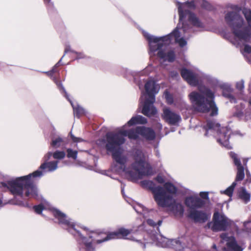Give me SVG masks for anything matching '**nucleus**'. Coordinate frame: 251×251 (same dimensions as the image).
Here are the masks:
<instances>
[{"label": "nucleus", "mask_w": 251, "mask_h": 251, "mask_svg": "<svg viewBox=\"0 0 251 251\" xmlns=\"http://www.w3.org/2000/svg\"><path fill=\"white\" fill-rule=\"evenodd\" d=\"M179 14V23L174 30L169 34L160 37L151 35L143 30L144 37L148 41L150 57L157 56L164 61L173 62L176 59L174 50H166L167 46L173 43L178 44L182 48L187 45L186 40L189 39L192 33H195L194 27L204 28L203 24L190 11L195 8L194 0L180 2L176 1Z\"/></svg>", "instance_id": "obj_1"}, {"label": "nucleus", "mask_w": 251, "mask_h": 251, "mask_svg": "<svg viewBox=\"0 0 251 251\" xmlns=\"http://www.w3.org/2000/svg\"><path fill=\"white\" fill-rule=\"evenodd\" d=\"M141 126L129 130H121L117 132H109L106 134L105 139L102 140L105 144L107 153H111L113 159L120 165L119 169H116V165L112 166V169L115 171L121 170L125 172L128 179L132 182H136L142 179L144 176L152 175L151 167L146 161V157L142 151L137 150L134 153V162L131 164V168L126 166L128 161L126 155L123 153L122 146L125 142V137L130 139H137L140 135Z\"/></svg>", "instance_id": "obj_2"}, {"label": "nucleus", "mask_w": 251, "mask_h": 251, "mask_svg": "<svg viewBox=\"0 0 251 251\" xmlns=\"http://www.w3.org/2000/svg\"><path fill=\"white\" fill-rule=\"evenodd\" d=\"M52 156V152L49 151L44 156L45 162L39 169L28 175L10 178L0 173V187L7 188L14 196L23 197L24 188L26 189L25 196L39 199L38 190L34 183V179L40 178L44 175V172H52L58 168V160L48 161Z\"/></svg>", "instance_id": "obj_3"}, {"label": "nucleus", "mask_w": 251, "mask_h": 251, "mask_svg": "<svg viewBox=\"0 0 251 251\" xmlns=\"http://www.w3.org/2000/svg\"><path fill=\"white\" fill-rule=\"evenodd\" d=\"M52 213L62 227L71 234L76 240L79 251H95V244L111 240L110 233L89 231L84 226L75 224L59 210L53 208Z\"/></svg>", "instance_id": "obj_4"}, {"label": "nucleus", "mask_w": 251, "mask_h": 251, "mask_svg": "<svg viewBox=\"0 0 251 251\" xmlns=\"http://www.w3.org/2000/svg\"><path fill=\"white\" fill-rule=\"evenodd\" d=\"M199 92L193 91L189 97L194 111L202 113L210 112L211 117L217 116L218 108L214 100V93L204 85L198 86Z\"/></svg>", "instance_id": "obj_5"}, {"label": "nucleus", "mask_w": 251, "mask_h": 251, "mask_svg": "<svg viewBox=\"0 0 251 251\" xmlns=\"http://www.w3.org/2000/svg\"><path fill=\"white\" fill-rule=\"evenodd\" d=\"M184 204L189 208L186 216L187 218L195 223L203 224L210 218V215L205 211L198 210L205 206V201L197 193L186 197L184 200Z\"/></svg>", "instance_id": "obj_6"}, {"label": "nucleus", "mask_w": 251, "mask_h": 251, "mask_svg": "<svg viewBox=\"0 0 251 251\" xmlns=\"http://www.w3.org/2000/svg\"><path fill=\"white\" fill-rule=\"evenodd\" d=\"M203 128L205 131V136L212 135L222 146L228 150L232 149L229 141L232 134V130L230 127H221L220 124L216 120H207L206 124L203 126Z\"/></svg>", "instance_id": "obj_7"}, {"label": "nucleus", "mask_w": 251, "mask_h": 251, "mask_svg": "<svg viewBox=\"0 0 251 251\" xmlns=\"http://www.w3.org/2000/svg\"><path fill=\"white\" fill-rule=\"evenodd\" d=\"M147 95L143 105L142 113L149 117L154 116L157 114V110L153 105L155 101V95L158 93L160 86L153 80H147L145 84Z\"/></svg>", "instance_id": "obj_8"}, {"label": "nucleus", "mask_w": 251, "mask_h": 251, "mask_svg": "<svg viewBox=\"0 0 251 251\" xmlns=\"http://www.w3.org/2000/svg\"><path fill=\"white\" fill-rule=\"evenodd\" d=\"M207 226L214 232L225 231L232 228L237 235L241 233V230L235 222L228 218L223 212L218 211L214 213L212 221L208 222Z\"/></svg>", "instance_id": "obj_9"}, {"label": "nucleus", "mask_w": 251, "mask_h": 251, "mask_svg": "<svg viewBox=\"0 0 251 251\" xmlns=\"http://www.w3.org/2000/svg\"><path fill=\"white\" fill-rule=\"evenodd\" d=\"M225 19L236 37L246 42L250 40L251 36L247 29H241L244 24V20L237 12H227L225 15Z\"/></svg>", "instance_id": "obj_10"}, {"label": "nucleus", "mask_w": 251, "mask_h": 251, "mask_svg": "<svg viewBox=\"0 0 251 251\" xmlns=\"http://www.w3.org/2000/svg\"><path fill=\"white\" fill-rule=\"evenodd\" d=\"M153 243L158 247L162 248H172L176 251H181V248L184 249L185 237L181 236L176 239H169L156 232H152L147 234Z\"/></svg>", "instance_id": "obj_11"}, {"label": "nucleus", "mask_w": 251, "mask_h": 251, "mask_svg": "<svg viewBox=\"0 0 251 251\" xmlns=\"http://www.w3.org/2000/svg\"><path fill=\"white\" fill-rule=\"evenodd\" d=\"M131 231V230L121 227L114 232L110 233V236L111 237V239L123 238L135 241L137 242L143 249H145L146 244H148L149 242L145 238L144 233H141L136 231L133 233L132 235H130Z\"/></svg>", "instance_id": "obj_12"}, {"label": "nucleus", "mask_w": 251, "mask_h": 251, "mask_svg": "<svg viewBox=\"0 0 251 251\" xmlns=\"http://www.w3.org/2000/svg\"><path fill=\"white\" fill-rule=\"evenodd\" d=\"M142 186L144 188H148L151 191L154 195V199L158 206H164L165 201L163 199L165 197L167 199L170 197L166 196V192L164 188L160 186H156L155 183L151 180H145L141 182Z\"/></svg>", "instance_id": "obj_13"}, {"label": "nucleus", "mask_w": 251, "mask_h": 251, "mask_svg": "<svg viewBox=\"0 0 251 251\" xmlns=\"http://www.w3.org/2000/svg\"><path fill=\"white\" fill-rule=\"evenodd\" d=\"M166 196H169L170 198L168 200L164 197L163 200L165 201V205L159 206L163 208L168 207L176 217L182 218L184 213V206L180 202H176L175 200L173 199L172 195L166 193Z\"/></svg>", "instance_id": "obj_14"}, {"label": "nucleus", "mask_w": 251, "mask_h": 251, "mask_svg": "<svg viewBox=\"0 0 251 251\" xmlns=\"http://www.w3.org/2000/svg\"><path fill=\"white\" fill-rule=\"evenodd\" d=\"M181 75L192 86H198L199 81L203 77V74L200 72H195L186 68L181 70Z\"/></svg>", "instance_id": "obj_15"}, {"label": "nucleus", "mask_w": 251, "mask_h": 251, "mask_svg": "<svg viewBox=\"0 0 251 251\" xmlns=\"http://www.w3.org/2000/svg\"><path fill=\"white\" fill-rule=\"evenodd\" d=\"M221 238L226 242L227 248L224 247L223 251H243V249L238 245L233 235L228 236L227 233H223L220 235Z\"/></svg>", "instance_id": "obj_16"}, {"label": "nucleus", "mask_w": 251, "mask_h": 251, "mask_svg": "<svg viewBox=\"0 0 251 251\" xmlns=\"http://www.w3.org/2000/svg\"><path fill=\"white\" fill-rule=\"evenodd\" d=\"M237 172L235 180L225 190H221L220 191L221 194H224L229 197V201L231 200V197L233 195L234 189L237 184L236 182L243 180L245 177V169L244 166L237 168Z\"/></svg>", "instance_id": "obj_17"}, {"label": "nucleus", "mask_w": 251, "mask_h": 251, "mask_svg": "<svg viewBox=\"0 0 251 251\" xmlns=\"http://www.w3.org/2000/svg\"><path fill=\"white\" fill-rule=\"evenodd\" d=\"M162 117L166 122L171 125H177L181 121L180 115L173 112L168 107L163 108Z\"/></svg>", "instance_id": "obj_18"}, {"label": "nucleus", "mask_w": 251, "mask_h": 251, "mask_svg": "<svg viewBox=\"0 0 251 251\" xmlns=\"http://www.w3.org/2000/svg\"><path fill=\"white\" fill-rule=\"evenodd\" d=\"M153 68L151 64H149L144 70L138 72H133L132 75L134 78L135 82L139 86V88L141 90L143 88V82L145 80L144 75H148L149 72L153 70Z\"/></svg>", "instance_id": "obj_19"}, {"label": "nucleus", "mask_w": 251, "mask_h": 251, "mask_svg": "<svg viewBox=\"0 0 251 251\" xmlns=\"http://www.w3.org/2000/svg\"><path fill=\"white\" fill-rule=\"evenodd\" d=\"M57 84L59 87H60L61 88V89H62V92L64 93V96L70 102L74 110V116L78 118H79L84 113V109L79 105H78L77 104H75L73 103V102L70 99L68 94L67 93L65 88L61 83H57Z\"/></svg>", "instance_id": "obj_20"}, {"label": "nucleus", "mask_w": 251, "mask_h": 251, "mask_svg": "<svg viewBox=\"0 0 251 251\" xmlns=\"http://www.w3.org/2000/svg\"><path fill=\"white\" fill-rule=\"evenodd\" d=\"M67 144L66 138L58 135L52 137L50 143V146L54 149L61 148L64 149L66 148Z\"/></svg>", "instance_id": "obj_21"}, {"label": "nucleus", "mask_w": 251, "mask_h": 251, "mask_svg": "<svg viewBox=\"0 0 251 251\" xmlns=\"http://www.w3.org/2000/svg\"><path fill=\"white\" fill-rule=\"evenodd\" d=\"M140 135L148 140H153L155 138V133L153 130L145 126H141Z\"/></svg>", "instance_id": "obj_22"}, {"label": "nucleus", "mask_w": 251, "mask_h": 251, "mask_svg": "<svg viewBox=\"0 0 251 251\" xmlns=\"http://www.w3.org/2000/svg\"><path fill=\"white\" fill-rule=\"evenodd\" d=\"M221 87L223 89V96L228 99L231 103H236V99L234 96L231 94L230 87L226 84L223 85Z\"/></svg>", "instance_id": "obj_23"}, {"label": "nucleus", "mask_w": 251, "mask_h": 251, "mask_svg": "<svg viewBox=\"0 0 251 251\" xmlns=\"http://www.w3.org/2000/svg\"><path fill=\"white\" fill-rule=\"evenodd\" d=\"M147 123L146 118L141 115H137L132 117L131 119L127 123L128 126H132L136 124H145Z\"/></svg>", "instance_id": "obj_24"}, {"label": "nucleus", "mask_w": 251, "mask_h": 251, "mask_svg": "<svg viewBox=\"0 0 251 251\" xmlns=\"http://www.w3.org/2000/svg\"><path fill=\"white\" fill-rule=\"evenodd\" d=\"M165 191L168 193L173 196L177 193V188L172 183L166 182L164 185Z\"/></svg>", "instance_id": "obj_25"}, {"label": "nucleus", "mask_w": 251, "mask_h": 251, "mask_svg": "<svg viewBox=\"0 0 251 251\" xmlns=\"http://www.w3.org/2000/svg\"><path fill=\"white\" fill-rule=\"evenodd\" d=\"M238 196L246 203L250 201L251 194L247 192L245 187H242L241 190L239 192Z\"/></svg>", "instance_id": "obj_26"}, {"label": "nucleus", "mask_w": 251, "mask_h": 251, "mask_svg": "<svg viewBox=\"0 0 251 251\" xmlns=\"http://www.w3.org/2000/svg\"><path fill=\"white\" fill-rule=\"evenodd\" d=\"M133 208L138 214L143 215L146 217V214L148 212V210L141 204L136 203L132 205Z\"/></svg>", "instance_id": "obj_27"}, {"label": "nucleus", "mask_w": 251, "mask_h": 251, "mask_svg": "<svg viewBox=\"0 0 251 251\" xmlns=\"http://www.w3.org/2000/svg\"><path fill=\"white\" fill-rule=\"evenodd\" d=\"M229 155L232 159L233 163L237 168L243 166L241 164L240 159L238 157V156L236 153L233 151H230L229 152Z\"/></svg>", "instance_id": "obj_28"}, {"label": "nucleus", "mask_w": 251, "mask_h": 251, "mask_svg": "<svg viewBox=\"0 0 251 251\" xmlns=\"http://www.w3.org/2000/svg\"><path fill=\"white\" fill-rule=\"evenodd\" d=\"M229 155L232 159L233 163L237 168L243 166L241 164L240 159L238 157V156L236 153L233 151H230L229 152Z\"/></svg>", "instance_id": "obj_29"}, {"label": "nucleus", "mask_w": 251, "mask_h": 251, "mask_svg": "<svg viewBox=\"0 0 251 251\" xmlns=\"http://www.w3.org/2000/svg\"><path fill=\"white\" fill-rule=\"evenodd\" d=\"M66 153L64 151H56L53 153L52 152V156L54 159L57 160L58 161L59 160L63 159L65 158Z\"/></svg>", "instance_id": "obj_30"}, {"label": "nucleus", "mask_w": 251, "mask_h": 251, "mask_svg": "<svg viewBox=\"0 0 251 251\" xmlns=\"http://www.w3.org/2000/svg\"><path fill=\"white\" fill-rule=\"evenodd\" d=\"M56 71H57L56 70H55L54 68H52L50 71L43 72V73L46 74L48 76H50L53 79L54 82L56 83V85L57 86V87H58V89L60 90V91H62V89H61V88L60 87L58 86L57 83H61L62 84V83H61V82L57 81L56 78L55 77L53 76V74L55 72H56ZM61 92L63 93L62 92Z\"/></svg>", "instance_id": "obj_31"}, {"label": "nucleus", "mask_w": 251, "mask_h": 251, "mask_svg": "<svg viewBox=\"0 0 251 251\" xmlns=\"http://www.w3.org/2000/svg\"><path fill=\"white\" fill-rule=\"evenodd\" d=\"M199 3L201 7L205 10L211 11L213 9V6L205 0H199Z\"/></svg>", "instance_id": "obj_32"}, {"label": "nucleus", "mask_w": 251, "mask_h": 251, "mask_svg": "<svg viewBox=\"0 0 251 251\" xmlns=\"http://www.w3.org/2000/svg\"><path fill=\"white\" fill-rule=\"evenodd\" d=\"M67 156L69 158H72L76 160L78 152L77 151L73 150L71 148L67 149Z\"/></svg>", "instance_id": "obj_33"}, {"label": "nucleus", "mask_w": 251, "mask_h": 251, "mask_svg": "<svg viewBox=\"0 0 251 251\" xmlns=\"http://www.w3.org/2000/svg\"><path fill=\"white\" fill-rule=\"evenodd\" d=\"M243 13L250 26H251V10L245 8L243 10Z\"/></svg>", "instance_id": "obj_34"}, {"label": "nucleus", "mask_w": 251, "mask_h": 251, "mask_svg": "<svg viewBox=\"0 0 251 251\" xmlns=\"http://www.w3.org/2000/svg\"><path fill=\"white\" fill-rule=\"evenodd\" d=\"M147 223L150 226L155 227H157L158 230H159L158 227L160 226L162 223V220H159L158 221L157 223H155L153 220L149 219L147 220Z\"/></svg>", "instance_id": "obj_35"}, {"label": "nucleus", "mask_w": 251, "mask_h": 251, "mask_svg": "<svg viewBox=\"0 0 251 251\" xmlns=\"http://www.w3.org/2000/svg\"><path fill=\"white\" fill-rule=\"evenodd\" d=\"M9 203L14 205H17L24 207H28V204L27 203H25L22 201L16 200L15 198H14V200H12L11 201L9 202Z\"/></svg>", "instance_id": "obj_36"}, {"label": "nucleus", "mask_w": 251, "mask_h": 251, "mask_svg": "<svg viewBox=\"0 0 251 251\" xmlns=\"http://www.w3.org/2000/svg\"><path fill=\"white\" fill-rule=\"evenodd\" d=\"M164 96L168 104H171L174 102V99L173 96L170 94L169 92L166 91L164 92Z\"/></svg>", "instance_id": "obj_37"}, {"label": "nucleus", "mask_w": 251, "mask_h": 251, "mask_svg": "<svg viewBox=\"0 0 251 251\" xmlns=\"http://www.w3.org/2000/svg\"><path fill=\"white\" fill-rule=\"evenodd\" d=\"M236 88L237 90L242 92L244 89V81L242 79L240 81L237 82L236 84Z\"/></svg>", "instance_id": "obj_38"}, {"label": "nucleus", "mask_w": 251, "mask_h": 251, "mask_svg": "<svg viewBox=\"0 0 251 251\" xmlns=\"http://www.w3.org/2000/svg\"><path fill=\"white\" fill-rule=\"evenodd\" d=\"M33 209L37 214H40L42 213L44 208L42 204H39L38 205L34 206Z\"/></svg>", "instance_id": "obj_39"}, {"label": "nucleus", "mask_w": 251, "mask_h": 251, "mask_svg": "<svg viewBox=\"0 0 251 251\" xmlns=\"http://www.w3.org/2000/svg\"><path fill=\"white\" fill-rule=\"evenodd\" d=\"M70 134L72 140L75 143H79L84 141V140L83 139L75 137L74 135L72 134L71 131L70 132Z\"/></svg>", "instance_id": "obj_40"}, {"label": "nucleus", "mask_w": 251, "mask_h": 251, "mask_svg": "<svg viewBox=\"0 0 251 251\" xmlns=\"http://www.w3.org/2000/svg\"><path fill=\"white\" fill-rule=\"evenodd\" d=\"M72 53H75L77 55L75 59H79L84 58L85 57V55L84 54L83 52H78L75 51H72Z\"/></svg>", "instance_id": "obj_41"}, {"label": "nucleus", "mask_w": 251, "mask_h": 251, "mask_svg": "<svg viewBox=\"0 0 251 251\" xmlns=\"http://www.w3.org/2000/svg\"><path fill=\"white\" fill-rule=\"evenodd\" d=\"M200 196L203 199L209 200L208 192H201L200 193Z\"/></svg>", "instance_id": "obj_42"}, {"label": "nucleus", "mask_w": 251, "mask_h": 251, "mask_svg": "<svg viewBox=\"0 0 251 251\" xmlns=\"http://www.w3.org/2000/svg\"><path fill=\"white\" fill-rule=\"evenodd\" d=\"M245 118L246 121L251 120V110L250 109L246 111Z\"/></svg>", "instance_id": "obj_43"}, {"label": "nucleus", "mask_w": 251, "mask_h": 251, "mask_svg": "<svg viewBox=\"0 0 251 251\" xmlns=\"http://www.w3.org/2000/svg\"><path fill=\"white\" fill-rule=\"evenodd\" d=\"M155 180L161 184L165 182L164 178L162 176L159 175L155 177Z\"/></svg>", "instance_id": "obj_44"}, {"label": "nucleus", "mask_w": 251, "mask_h": 251, "mask_svg": "<svg viewBox=\"0 0 251 251\" xmlns=\"http://www.w3.org/2000/svg\"><path fill=\"white\" fill-rule=\"evenodd\" d=\"M44 2L46 4L48 9H51L53 7V4L50 1V0H44Z\"/></svg>", "instance_id": "obj_45"}, {"label": "nucleus", "mask_w": 251, "mask_h": 251, "mask_svg": "<svg viewBox=\"0 0 251 251\" xmlns=\"http://www.w3.org/2000/svg\"><path fill=\"white\" fill-rule=\"evenodd\" d=\"M170 75L172 77L176 79H177L179 77L178 73L176 71H172L170 73Z\"/></svg>", "instance_id": "obj_46"}, {"label": "nucleus", "mask_w": 251, "mask_h": 251, "mask_svg": "<svg viewBox=\"0 0 251 251\" xmlns=\"http://www.w3.org/2000/svg\"><path fill=\"white\" fill-rule=\"evenodd\" d=\"M244 51L248 53H251V46L249 45H245Z\"/></svg>", "instance_id": "obj_47"}, {"label": "nucleus", "mask_w": 251, "mask_h": 251, "mask_svg": "<svg viewBox=\"0 0 251 251\" xmlns=\"http://www.w3.org/2000/svg\"><path fill=\"white\" fill-rule=\"evenodd\" d=\"M246 181L251 183V175L248 170L246 171Z\"/></svg>", "instance_id": "obj_48"}, {"label": "nucleus", "mask_w": 251, "mask_h": 251, "mask_svg": "<svg viewBox=\"0 0 251 251\" xmlns=\"http://www.w3.org/2000/svg\"><path fill=\"white\" fill-rule=\"evenodd\" d=\"M72 51H74V50H72L71 49V47L70 46H67L66 47L65 50H64V54L65 55L66 53H68V52H72Z\"/></svg>", "instance_id": "obj_49"}, {"label": "nucleus", "mask_w": 251, "mask_h": 251, "mask_svg": "<svg viewBox=\"0 0 251 251\" xmlns=\"http://www.w3.org/2000/svg\"><path fill=\"white\" fill-rule=\"evenodd\" d=\"M65 56V54L63 55V56L60 58V59L59 60V61L53 66V68H54L55 70H56V68L58 67L59 65H61V63L62 61V60L64 56Z\"/></svg>", "instance_id": "obj_50"}, {"label": "nucleus", "mask_w": 251, "mask_h": 251, "mask_svg": "<svg viewBox=\"0 0 251 251\" xmlns=\"http://www.w3.org/2000/svg\"><path fill=\"white\" fill-rule=\"evenodd\" d=\"M65 56V54L63 55V56L60 58V59L59 60V61L53 66V68H54L55 70H56V68L58 67L59 65H61V63L62 61V60L64 56Z\"/></svg>", "instance_id": "obj_51"}, {"label": "nucleus", "mask_w": 251, "mask_h": 251, "mask_svg": "<svg viewBox=\"0 0 251 251\" xmlns=\"http://www.w3.org/2000/svg\"><path fill=\"white\" fill-rule=\"evenodd\" d=\"M65 56V54L63 55V56L60 58V59L59 60V61L53 66V68H54L55 70H56V68L58 67L59 65H61V63L62 61V60L64 56Z\"/></svg>", "instance_id": "obj_52"}, {"label": "nucleus", "mask_w": 251, "mask_h": 251, "mask_svg": "<svg viewBox=\"0 0 251 251\" xmlns=\"http://www.w3.org/2000/svg\"><path fill=\"white\" fill-rule=\"evenodd\" d=\"M125 186H126V184L122 183L121 192H122V194L123 195V197L126 199V198H125V191H124V189H125Z\"/></svg>", "instance_id": "obj_53"}, {"label": "nucleus", "mask_w": 251, "mask_h": 251, "mask_svg": "<svg viewBox=\"0 0 251 251\" xmlns=\"http://www.w3.org/2000/svg\"><path fill=\"white\" fill-rule=\"evenodd\" d=\"M251 222V221H247L244 222V226H246L248 224Z\"/></svg>", "instance_id": "obj_54"}, {"label": "nucleus", "mask_w": 251, "mask_h": 251, "mask_svg": "<svg viewBox=\"0 0 251 251\" xmlns=\"http://www.w3.org/2000/svg\"><path fill=\"white\" fill-rule=\"evenodd\" d=\"M126 200V201L129 203V204H130V205H131L132 206V205L134 204L135 203H133L132 204V203H131V200L129 199V198H127V199H125Z\"/></svg>", "instance_id": "obj_55"}, {"label": "nucleus", "mask_w": 251, "mask_h": 251, "mask_svg": "<svg viewBox=\"0 0 251 251\" xmlns=\"http://www.w3.org/2000/svg\"><path fill=\"white\" fill-rule=\"evenodd\" d=\"M243 115V113L242 112H238L237 113V116L239 117H241Z\"/></svg>", "instance_id": "obj_56"}, {"label": "nucleus", "mask_w": 251, "mask_h": 251, "mask_svg": "<svg viewBox=\"0 0 251 251\" xmlns=\"http://www.w3.org/2000/svg\"><path fill=\"white\" fill-rule=\"evenodd\" d=\"M156 155L158 157H160V153H159V152L158 150H156Z\"/></svg>", "instance_id": "obj_57"}, {"label": "nucleus", "mask_w": 251, "mask_h": 251, "mask_svg": "<svg viewBox=\"0 0 251 251\" xmlns=\"http://www.w3.org/2000/svg\"><path fill=\"white\" fill-rule=\"evenodd\" d=\"M224 36H225V38H226V39H227L229 40V36H228V34H225V35H224Z\"/></svg>", "instance_id": "obj_58"}, {"label": "nucleus", "mask_w": 251, "mask_h": 251, "mask_svg": "<svg viewBox=\"0 0 251 251\" xmlns=\"http://www.w3.org/2000/svg\"><path fill=\"white\" fill-rule=\"evenodd\" d=\"M109 177L112 178H113V179H116V180H118V181H119L120 182H121L122 183V182L120 180H119L118 179H117V178H116L115 177H113V176H111V175H110V176H109Z\"/></svg>", "instance_id": "obj_59"}, {"label": "nucleus", "mask_w": 251, "mask_h": 251, "mask_svg": "<svg viewBox=\"0 0 251 251\" xmlns=\"http://www.w3.org/2000/svg\"><path fill=\"white\" fill-rule=\"evenodd\" d=\"M102 174L104 175H106L108 176H110V175H109L108 174H107V173L105 172L104 173H102Z\"/></svg>", "instance_id": "obj_60"}, {"label": "nucleus", "mask_w": 251, "mask_h": 251, "mask_svg": "<svg viewBox=\"0 0 251 251\" xmlns=\"http://www.w3.org/2000/svg\"><path fill=\"white\" fill-rule=\"evenodd\" d=\"M2 204V199H0V205H1Z\"/></svg>", "instance_id": "obj_61"}, {"label": "nucleus", "mask_w": 251, "mask_h": 251, "mask_svg": "<svg viewBox=\"0 0 251 251\" xmlns=\"http://www.w3.org/2000/svg\"><path fill=\"white\" fill-rule=\"evenodd\" d=\"M213 248L214 249H216V245L215 244H214V245H213Z\"/></svg>", "instance_id": "obj_62"}, {"label": "nucleus", "mask_w": 251, "mask_h": 251, "mask_svg": "<svg viewBox=\"0 0 251 251\" xmlns=\"http://www.w3.org/2000/svg\"><path fill=\"white\" fill-rule=\"evenodd\" d=\"M247 162H248V160H246L245 161V162H244V165H246V164H247Z\"/></svg>", "instance_id": "obj_63"}, {"label": "nucleus", "mask_w": 251, "mask_h": 251, "mask_svg": "<svg viewBox=\"0 0 251 251\" xmlns=\"http://www.w3.org/2000/svg\"><path fill=\"white\" fill-rule=\"evenodd\" d=\"M249 103H250V104L251 105V100H250V101H249Z\"/></svg>", "instance_id": "obj_64"}]
</instances>
